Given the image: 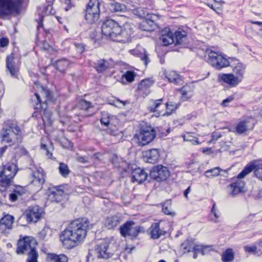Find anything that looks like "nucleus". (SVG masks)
<instances>
[{
	"label": "nucleus",
	"instance_id": "nucleus-54",
	"mask_svg": "<svg viewBox=\"0 0 262 262\" xmlns=\"http://www.w3.org/2000/svg\"><path fill=\"white\" fill-rule=\"evenodd\" d=\"M184 140L191 142L192 144H198L199 141L198 138L187 134L183 136Z\"/></svg>",
	"mask_w": 262,
	"mask_h": 262
},
{
	"label": "nucleus",
	"instance_id": "nucleus-63",
	"mask_svg": "<svg viewBox=\"0 0 262 262\" xmlns=\"http://www.w3.org/2000/svg\"><path fill=\"white\" fill-rule=\"evenodd\" d=\"M102 154L100 152H96L91 157V159L93 160V162H95L96 160H100V158L102 156Z\"/></svg>",
	"mask_w": 262,
	"mask_h": 262
},
{
	"label": "nucleus",
	"instance_id": "nucleus-60",
	"mask_svg": "<svg viewBox=\"0 0 262 262\" xmlns=\"http://www.w3.org/2000/svg\"><path fill=\"white\" fill-rule=\"evenodd\" d=\"M42 29L43 31L45 32L46 35H48L50 33V31L49 30L45 29L43 27V24L41 21V20L38 23V26H37V30L39 32H40V30Z\"/></svg>",
	"mask_w": 262,
	"mask_h": 262
},
{
	"label": "nucleus",
	"instance_id": "nucleus-10",
	"mask_svg": "<svg viewBox=\"0 0 262 262\" xmlns=\"http://www.w3.org/2000/svg\"><path fill=\"white\" fill-rule=\"evenodd\" d=\"M6 63V72L9 73L12 77L18 78L20 62L14 53L7 56Z\"/></svg>",
	"mask_w": 262,
	"mask_h": 262
},
{
	"label": "nucleus",
	"instance_id": "nucleus-17",
	"mask_svg": "<svg viewBox=\"0 0 262 262\" xmlns=\"http://www.w3.org/2000/svg\"><path fill=\"white\" fill-rule=\"evenodd\" d=\"M147 232L151 238L154 239H159L166 233L164 228L161 226L160 222L152 223L147 230Z\"/></svg>",
	"mask_w": 262,
	"mask_h": 262
},
{
	"label": "nucleus",
	"instance_id": "nucleus-11",
	"mask_svg": "<svg viewBox=\"0 0 262 262\" xmlns=\"http://www.w3.org/2000/svg\"><path fill=\"white\" fill-rule=\"evenodd\" d=\"M150 177L160 182L166 180L170 176V172L167 167L162 165L154 166L151 170Z\"/></svg>",
	"mask_w": 262,
	"mask_h": 262
},
{
	"label": "nucleus",
	"instance_id": "nucleus-28",
	"mask_svg": "<svg viewBox=\"0 0 262 262\" xmlns=\"http://www.w3.org/2000/svg\"><path fill=\"white\" fill-rule=\"evenodd\" d=\"M109 10L113 13H120L126 10V6L123 4L112 1L107 4Z\"/></svg>",
	"mask_w": 262,
	"mask_h": 262
},
{
	"label": "nucleus",
	"instance_id": "nucleus-4",
	"mask_svg": "<svg viewBox=\"0 0 262 262\" xmlns=\"http://www.w3.org/2000/svg\"><path fill=\"white\" fill-rule=\"evenodd\" d=\"M156 129L150 124L143 122L140 124L139 129L135 135L139 146H144L150 143L156 137Z\"/></svg>",
	"mask_w": 262,
	"mask_h": 262
},
{
	"label": "nucleus",
	"instance_id": "nucleus-39",
	"mask_svg": "<svg viewBox=\"0 0 262 262\" xmlns=\"http://www.w3.org/2000/svg\"><path fill=\"white\" fill-rule=\"evenodd\" d=\"M154 22L149 19H146L142 21L140 24L139 28L143 31H150L153 30Z\"/></svg>",
	"mask_w": 262,
	"mask_h": 262
},
{
	"label": "nucleus",
	"instance_id": "nucleus-32",
	"mask_svg": "<svg viewBox=\"0 0 262 262\" xmlns=\"http://www.w3.org/2000/svg\"><path fill=\"white\" fill-rule=\"evenodd\" d=\"M106 132L108 134L112 136H114L118 141L121 140L123 137V133L118 130L115 124L113 125V126H111L106 129Z\"/></svg>",
	"mask_w": 262,
	"mask_h": 262
},
{
	"label": "nucleus",
	"instance_id": "nucleus-8",
	"mask_svg": "<svg viewBox=\"0 0 262 262\" xmlns=\"http://www.w3.org/2000/svg\"><path fill=\"white\" fill-rule=\"evenodd\" d=\"M16 165L13 163H7L0 170V182L4 185H9L16 173Z\"/></svg>",
	"mask_w": 262,
	"mask_h": 262
},
{
	"label": "nucleus",
	"instance_id": "nucleus-47",
	"mask_svg": "<svg viewBox=\"0 0 262 262\" xmlns=\"http://www.w3.org/2000/svg\"><path fill=\"white\" fill-rule=\"evenodd\" d=\"M58 168L60 174L63 177H67L70 173V170L68 165L64 163H60Z\"/></svg>",
	"mask_w": 262,
	"mask_h": 262
},
{
	"label": "nucleus",
	"instance_id": "nucleus-19",
	"mask_svg": "<svg viewBox=\"0 0 262 262\" xmlns=\"http://www.w3.org/2000/svg\"><path fill=\"white\" fill-rule=\"evenodd\" d=\"M243 178H238L237 176L236 181L228 186L229 191L232 195H235L244 191L245 182L242 180Z\"/></svg>",
	"mask_w": 262,
	"mask_h": 262
},
{
	"label": "nucleus",
	"instance_id": "nucleus-24",
	"mask_svg": "<svg viewBox=\"0 0 262 262\" xmlns=\"http://www.w3.org/2000/svg\"><path fill=\"white\" fill-rule=\"evenodd\" d=\"M132 181L137 182L139 184L144 182L148 177V174L144 170L140 168L134 169L132 173Z\"/></svg>",
	"mask_w": 262,
	"mask_h": 262
},
{
	"label": "nucleus",
	"instance_id": "nucleus-20",
	"mask_svg": "<svg viewBox=\"0 0 262 262\" xmlns=\"http://www.w3.org/2000/svg\"><path fill=\"white\" fill-rule=\"evenodd\" d=\"M254 123L252 119H248L240 121L235 127L236 132L239 134L245 133L254 128Z\"/></svg>",
	"mask_w": 262,
	"mask_h": 262
},
{
	"label": "nucleus",
	"instance_id": "nucleus-33",
	"mask_svg": "<svg viewBox=\"0 0 262 262\" xmlns=\"http://www.w3.org/2000/svg\"><path fill=\"white\" fill-rule=\"evenodd\" d=\"M194 245L195 243L193 240L187 239L181 244V250L184 253L192 252Z\"/></svg>",
	"mask_w": 262,
	"mask_h": 262
},
{
	"label": "nucleus",
	"instance_id": "nucleus-3",
	"mask_svg": "<svg viewBox=\"0 0 262 262\" xmlns=\"http://www.w3.org/2000/svg\"><path fill=\"white\" fill-rule=\"evenodd\" d=\"M21 130L14 121H6L1 132L2 142L13 144L21 140Z\"/></svg>",
	"mask_w": 262,
	"mask_h": 262
},
{
	"label": "nucleus",
	"instance_id": "nucleus-36",
	"mask_svg": "<svg viewBox=\"0 0 262 262\" xmlns=\"http://www.w3.org/2000/svg\"><path fill=\"white\" fill-rule=\"evenodd\" d=\"M165 106H166L167 111L166 113L163 114L162 115L164 116L166 114V115L169 116L172 113V112L173 111L176 110L179 107V106H180V103H177L169 101L168 102H167L165 104H163V108H164Z\"/></svg>",
	"mask_w": 262,
	"mask_h": 262
},
{
	"label": "nucleus",
	"instance_id": "nucleus-13",
	"mask_svg": "<svg viewBox=\"0 0 262 262\" xmlns=\"http://www.w3.org/2000/svg\"><path fill=\"white\" fill-rule=\"evenodd\" d=\"M36 244L35 241L33 238L30 237H25L18 240L16 252L18 254H25L34 248Z\"/></svg>",
	"mask_w": 262,
	"mask_h": 262
},
{
	"label": "nucleus",
	"instance_id": "nucleus-52",
	"mask_svg": "<svg viewBox=\"0 0 262 262\" xmlns=\"http://www.w3.org/2000/svg\"><path fill=\"white\" fill-rule=\"evenodd\" d=\"M244 250L246 252H248V253H254L255 254H257V255H259L260 253L258 251V247H257V245H256L255 246H244Z\"/></svg>",
	"mask_w": 262,
	"mask_h": 262
},
{
	"label": "nucleus",
	"instance_id": "nucleus-5",
	"mask_svg": "<svg viewBox=\"0 0 262 262\" xmlns=\"http://www.w3.org/2000/svg\"><path fill=\"white\" fill-rule=\"evenodd\" d=\"M108 243L102 242L98 244L94 249L89 250L88 255V260L91 259L94 260L95 258L107 259L112 256L113 253L108 249Z\"/></svg>",
	"mask_w": 262,
	"mask_h": 262
},
{
	"label": "nucleus",
	"instance_id": "nucleus-56",
	"mask_svg": "<svg viewBox=\"0 0 262 262\" xmlns=\"http://www.w3.org/2000/svg\"><path fill=\"white\" fill-rule=\"evenodd\" d=\"M95 7H100V3L98 0H90L86 9Z\"/></svg>",
	"mask_w": 262,
	"mask_h": 262
},
{
	"label": "nucleus",
	"instance_id": "nucleus-53",
	"mask_svg": "<svg viewBox=\"0 0 262 262\" xmlns=\"http://www.w3.org/2000/svg\"><path fill=\"white\" fill-rule=\"evenodd\" d=\"M136 73L133 71H127L123 75V76L125 78L127 81L129 82H133L134 79L135 77H136Z\"/></svg>",
	"mask_w": 262,
	"mask_h": 262
},
{
	"label": "nucleus",
	"instance_id": "nucleus-44",
	"mask_svg": "<svg viewBox=\"0 0 262 262\" xmlns=\"http://www.w3.org/2000/svg\"><path fill=\"white\" fill-rule=\"evenodd\" d=\"M132 12L134 15L141 18L145 17L148 14L147 9L141 7H138L133 9L132 10Z\"/></svg>",
	"mask_w": 262,
	"mask_h": 262
},
{
	"label": "nucleus",
	"instance_id": "nucleus-43",
	"mask_svg": "<svg viewBox=\"0 0 262 262\" xmlns=\"http://www.w3.org/2000/svg\"><path fill=\"white\" fill-rule=\"evenodd\" d=\"M31 103L34 109H38L40 107L41 100L38 94L35 93L31 96Z\"/></svg>",
	"mask_w": 262,
	"mask_h": 262
},
{
	"label": "nucleus",
	"instance_id": "nucleus-48",
	"mask_svg": "<svg viewBox=\"0 0 262 262\" xmlns=\"http://www.w3.org/2000/svg\"><path fill=\"white\" fill-rule=\"evenodd\" d=\"M192 252H193V257L194 259L197 258L198 255L200 253L202 254L203 255H205V254L204 246L202 245H196L195 244Z\"/></svg>",
	"mask_w": 262,
	"mask_h": 262
},
{
	"label": "nucleus",
	"instance_id": "nucleus-61",
	"mask_svg": "<svg viewBox=\"0 0 262 262\" xmlns=\"http://www.w3.org/2000/svg\"><path fill=\"white\" fill-rule=\"evenodd\" d=\"M77 160L82 163H86L89 162L88 158L86 157L79 156L77 157Z\"/></svg>",
	"mask_w": 262,
	"mask_h": 262
},
{
	"label": "nucleus",
	"instance_id": "nucleus-59",
	"mask_svg": "<svg viewBox=\"0 0 262 262\" xmlns=\"http://www.w3.org/2000/svg\"><path fill=\"white\" fill-rule=\"evenodd\" d=\"M211 212L213 214V215L215 218V220L214 221V222L215 223L217 222V221L216 220V219H217L219 217L220 215L219 214V211L215 208V203H214L213 205V206H212V208L211 209Z\"/></svg>",
	"mask_w": 262,
	"mask_h": 262
},
{
	"label": "nucleus",
	"instance_id": "nucleus-64",
	"mask_svg": "<svg viewBox=\"0 0 262 262\" xmlns=\"http://www.w3.org/2000/svg\"><path fill=\"white\" fill-rule=\"evenodd\" d=\"M85 12H95V13H100V11L99 7H95L94 8H93L86 9Z\"/></svg>",
	"mask_w": 262,
	"mask_h": 262
},
{
	"label": "nucleus",
	"instance_id": "nucleus-15",
	"mask_svg": "<svg viewBox=\"0 0 262 262\" xmlns=\"http://www.w3.org/2000/svg\"><path fill=\"white\" fill-rule=\"evenodd\" d=\"M253 170L255 176L262 181V163L255 165H247L244 169L238 174V178H244L250 173Z\"/></svg>",
	"mask_w": 262,
	"mask_h": 262
},
{
	"label": "nucleus",
	"instance_id": "nucleus-29",
	"mask_svg": "<svg viewBox=\"0 0 262 262\" xmlns=\"http://www.w3.org/2000/svg\"><path fill=\"white\" fill-rule=\"evenodd\" d=\"M165 77L169 82L176 85L182 84V79L175 71H169L165 73Z\"/></svg>",
	"mask_w": 262,
	"mask_h": 262
},
{
	"label": "nucleus",
	"instance_id": "nucleus-1",
	"mask_svg": "<svg viewBox=\"0 0 262 262\" xmlns=\"http://www.w3.org/2000/svg\"><path fill=\"white\" fill-rule=\"evenodd\" d=\"M89 223L86 218H79L71 222L60 236L63 246L70 249L82 241L86 235Z\"/></svg>",
	"mask_w": 262,
	"mask_h": 262
},
{
	"label": "nucleus",
	"instance_id": "nucleus-45",
	"mask_svg": "<svg viewBox=\"0 0 262 262\" xmlns=\"http://www.w3.org/2000/svg\"><path fill=\"white\" fill-rule=\"evenodd\" d=\"M221 170L222 169L220 168L217 167L206 171L204 174L208 178H212L219 176Z\"/></svg>",
	"mask_w": 262,
	"mask_h": 262
},
{
	"label": "nucleus",
	"instance_id": "nucleus-34",
	"mask_svg": "<svg viewBox=\"0 0 262 262\" xmlns=\"http://www.w3.org/2000/svg\"><path fill=\"white\" fill-rule=\"evenodd\" d=\"M95 68L98 73L105 71L109 67L108 62L104 59H100L94 63Z\"/></svg>",
	"mask_w": 262,
	"mask_h": 262
},
{
	"label": "nucleus",
	"instance_id": "nucleus-57",
	"mask_svg": "<svg viewBox=\"0 0 262 262\" xmlns=\"http://www.w3.org/2000/svg\"><path fill=\"white\" fill-rule=\"evenodd\" d=\"M16 152L20 156H26L28 154V151L21 146H19L16 148Z\"/></svg>",
	"mask_w": 262,
	"mask_h": 262
},
{
	"label": "nucleus",
	"instance_id": "nucleus-41",
	"mask_svg": "<svg viewBox=\"0 0 262 262\" xmlns=\"http://www.w3.org/2000/svg\"><path fill=\"white\" fill-rule=\"evenodd\" d=\"M27 262H37L38 254L35 246L27 252Z\"/></svg>",
	"mask_w": 262,
	"mask_h": 262
},
{
	"label": "nucleus",
	"instance_id": "nucleus-16",
	"mask_svg": "<svg viewBox=\"0 0 262 262\" xmlns=\"http://www.w3.org/2000/svg\"><path fill=\"white\" fill-rule=\"evenodd\" d=\"M61 186H56L50 190L48 194V199L52 202L60 203L64 200L66 194Z\"/></svg>",
	"mask_w": 262,
	"mask_h": 262
},
{
	"label": "nucleus",
	"instance_id": "nucleus-35",
	"mask_svg": "<svg viewBox=\"0 0 262 262\" xmlns=\"http://www.w3.org/2000/svg\"><path fill=\"white\" fill-rule=\"evenodd\" d=\"M48 258L51 262H68V257L63 254L58 255L51 253L49 254Z\"/></svg>",
	"mask_w": 262,
	"mask_h": 262
},
{
	"label": "nucleus",
	"instance_id": "nucleus-25",
	"mask_svg": "<svg viewBox=\"0 0 262 262\" xmlns=\"http://www.w3.org/2000/svg\"><path fill=\"white\" fill-rule=\"evenodd\" d=\"M13 223L14 217L13 216L7 214L4 216L0 220V231L2 233H5L7 229H11Z\"/></svg>",
	"mask_w": 262,
	"mask_h": 262
},
{
	"label": "nucleus",
	"instance_id": "nucleus-14",
	"mask_svg": "<svg viewBox=\"0 0 262 262\" xmlns=\"http://www.w3.org/2000/svg\"><path fill=\"white\" fill-rule=\"evenodd\" d=\"M45 178L46 176L42 169H35L31 174L30 183L38 189H40L45 182Z\"/></svg>",
	"mask_w": 262,
	"mask_h": 262
},
{
	"label": "nucleus",
	"instance_id": "nucleus-30",
	"mask_svg": "<svg viewBox=\"0 0 262 262\" xmlns=\"http://www.w3.org/2000/svg\"><path fill=\"white\" fill-rule=\"evenodd\" d=\"M121 217L118 215L107 217L105 221V226L108 229H113L121 222Z\"/></svg>",
	"mask_w": 262,
	"mask_h": 262
},
{
	"label": "nucleus",
	"instance_id": "nucleus-58",
	"mask_svg": "<svg viewBox=\"0 0 262 262\" xmlns=\"http://www.w3.org/2000/svg\"><path fill=\"white\" fill-rule=\"evenodd\" d=\"M234 100V97L232 96H229L226 99H224L221 105L223 107H227L228 105V103L232 102Z\"/></svg>",
	"mask_w": 262,
	"mask_h": 262
},
{
	"label": "nucleus",
	"instance_id": "nucleus-46",
	"mask_svg": "<svg viewBox=\"0 0 262 262\" xmlns=\"http://www.w3.org/2000/svg\"><path fill=\"white\" fill-rule=\"evenodd\" d=\"M189 88L186 86H183L181 90V99L183 101H187L189 99H190L192 96V92L190 90H188Z\"/></svg>",
	"mask_w": 262,
	"mask_h": 262
},
{
	"label": "nucleus",
	"instance_id": "nucleus-18",
	"mask_svg": "<svg viewBox=\"0 0 262 262\" xmlns=\"http://www.w3.org/2000/svg\"><path fill=\"white\" fill-rule=\"evenodd\" d=\"M162 101L163 99H151L149 101L147 109L149 112L154 113L152 116L158 117L161 115L162 111H161L160 108L162 107H163Z\"/></svg>",
	"mask_w": 262,
	"mask_h": 262
},
{
	"label": "nucleus",
	"instance_id": "nucleus-42",
	"mask_svg": "<svg viewBox=\"0 0 262 262\" xmlns=\"http://www.w3.org/2000/svg\"><path fill=\"white\" fill-rule=\"evenodd\" d=\"M234 259V252L232 249H228L226 250L222 255V260L224 262H230Z\"/></svg>",
	"mask_w": 262,
	"mask_h": 262
},
{
	"label": "nucleus",
	"instance_id": "nucleus-62",
	"mask_svg": "<svg viewBox=\"0 0 262 262\" xmlns=\"http://www.w3.org/2000/svg\"><path fill=\"white\" fill-rule=\"evenodd\" d=\"M9 43V40L7 38H2L0 39V47H6Z\"/></svg>",
	"mask_w": 262,
	"mask_h": 262
},
{
	"label": "nucleus",
	"instance_id": "nucleus-50",
	"mask_svg": "<svg viewBox=\"0 0 262 262\" xmlns=\"http://www.w3.org/2000/svg\"><path fill=\"white\" fill-rule=\"evenodd\" d=\"M41 89V94L46 98V101H53L54 100L52 96L51 91L49 89L43 86H42Z\"/></svg>",
	"mask_w": 262,
	"mask_h": 262
},
{
	"label": "nucleus",
	"instance_id": "nucleus-2",
	"mask_svg": "<svg viewBox=\"0 0 262 262\" xmlns=\"http://www.w3.org/2000/svg\"><path fill=\"white\" fill-rule=\"evenodd\" d=\"M102 34L110 37L112 40L124 43L127 42L133 34L130 24L125 23L123 26L113 19L106 20L101 27Z\"/></svg>",
	"mask_w": 262,
	"mask_h": 262
},
{
	"label": "nucleus",
	"instance_id": "nucleus-23",
	"mask_svg": "<svg viewBox=\"0 0 262 262\" xmlns=\"http://www.w3.org/2000/svg\"><path fill=\"white\" fill-rule=\"evenodd\" d=\"M160 151L157 148H153L145 151L144 153V160L150 163L157 162L160 158Z\"/></svg>",
	"mask_w": 262,
	"mask_h": 262
},
{
	"label": "nucleus",
	"instance_id": "nucleus-9",
	"mask_svg": "<svg viewBox=\"0 0 262 262\" xmlns=\"http://www.w3.org/2000/svg\"><path fill=\"white\" fill-rule=\"evenodd\" d=\"M206 53L208 56V62L215 69L220 70L229 66V61L221 55L212 50L206 51Z\"/></svg>",
	"mask_w": 262,
	"mask_h": 262
},
{
	"label": "nucleus",
	"instance_id": "nucleus-55",
	"mask_svg": "<svg viewBox=\"0 0 262 262\" xmlns=\"http://www.w3.org/2000/svg\"><path fill=\"white\" fill-rule=\"evenodd\" d=\"M139 57L144 62L145 66H146L148 63L149 58L148 54L144 49H143V52L140 53Z\"/></svg>",
	"mask_w": 262,
	"mask_h": 262
},
{
	"label": "nucleus",
	"instance_id": "nucleus-37",
	"mask_svg": "<svg viewBox=\"0 0 262 262\" xmlns=\"http://www.w3.org/2000/svg\"><path fill=\"white\" fill-rule=\"evenodd\" d=\"M245 67L243 64L238 62L233 68V72L236 75V77H238L239 79L242 80L245 72Z\"/></svg>",
	"mask_w": 262,
	"mask_h": 262
},
{
	"label": "nucleus",
	"instance_id": "nucleus-31",
	"mask_svg": "<svg viewBox=\"0 0 262 262\" xmlns=\"http://www.w3.org/2000/svg\"><path fill=\"white\" fill-rule=\"evenodd\" d=\"M174 39L175 45H182L186 39L187 33L183 30H180L176 31L174 33Z\"/></svg>",
	"mask_w": 262,
	"mask_h": 262
},
{
	"label": "nucleus",
	"instance_id": "nucleus-12",
	"mask_svg": "<svg viewBox=\"0 0 262 262\" xmlns=\"http://www.w3.org/2000/svg\"><path fill=\"white\" fill-rule=\"evenodd\" d=\"M42 213V209L38 206H31L25 211L26 220L29 223H35L40 219Z\"/></svg>",
	"mask_w": 262,
	"mask_h": 262
},
{
	"label": "nucleus",
	"instance_id": "nucleus-21",
	"mask_svg": "<svg viewBox=\"0 0 262 262\" xmlns=\"http://www.w3.org/2000/svg\"><path fill=\"white\" fill-rule=\"evenodd\" d=\"M152 84L153 81L149 79L142 80L138 86L137 91L138 94L143 97L147 96L150 93L149 88Z\"/></svg>",
	"mask_w": 262,
	"mask_h": 262
},
{
	"label": "nucleus",
	"instance_id": "nucleus-7",
	"mask_svg": "<svg viewBox=\"0 0 262 262\" xmlns=\"http://www.w3.org/2000/svg\"><path fill=\"white\" fill-rule=\"evenodd\" d=\"M120 233L123 237L129 236L136 238L139 234L143 231V228L137 225L133 221H127L119 228Z\"/></svg>",
	"mask_w": 262,
	"mask_h": 262
},
{
	"label": "nucleus",
	"instance_id": "nucleus-22",
	"mask_svg": "<svg viewBox=\"0 0 262 262\" xmlns=\"http://www.w3.org/2000/svg\"><path fill=\"white\" fill-rule=\"evenodd\" d=\"M160 39L164 46L174 43V36L169 28H166L161 31Z\"/></svg>",
	"mask_w": 262,
	"mask_h": 262
},
{
	"label": "nucleus",
	"instance_id": "nucleus-26",
	"mask_svg": "<svg viewBox=\"0 0 262 262\" xmlns=\"http://www.w3.org/2000/svg\"><path fill=\"white\" fill-rule=\"evenodd\" d=\"M116 122L117 119L115 116L104 112L101 113L100 122L102 125L109 127L111 126H113Z\"/></svg>",
	"mask_w": 262,
	"mask_h": 262
},
{
	"label": "nucleus",
	"instance_id": "nucleus-51",
	"mask_svg": "<svg viewBox=\"0 0 262 262\" xmlns=\"http://www.w3.org/2000/svg\"><path fill=\"white\" fill-rule=\"evenodd\" d=\"M78 107L83 110H87L93 107L92 103L84 99L81 100L78 103Z\"/></svg>",
	"mask_w": 262,
	"mask_h": 262
},
{
	"label": "nucleus",
	"instance_id": "nucleus-38",
	"mask_svg": "<svg viewBox=\"0 0 262 262\" xmlns=\"http://www.w3.org/2000/svg\"><path fill=\"white\" fill-rule=\"evenodd\" d=\"M70 62L66 59L58 60L55 63L56 69L61 72H64L69 67Z\"/></svg>",
	"mask_w": 262,
	"mask_h": 262
},
{
	"label": "nucleus",
	"instance_id": "nucleus-6",
	"mask_svg": "<svg viewBox=\"0 0 262 262\" xmlns=\"http://www.w3.org/2000/svg\"><path fill=\"white\" fill-rule=\"evenodd\" d=\"M21 4V0H0V17L18 13Z\"/></svg>",
	"mask_w": 262,
	"mask_h": 262
},
{
	"label": "nucleus",
	"instance_id": "nucleus-49",
	"mask_svg": "<svg viewBox=\"0 0 262 262\" xmlns=\"http://www.w3.org/2000/svg\"><path fill=\"white\" fill-rule=\"evenodd\" d=\"M251 6L255 13L262 12V0H253Z\"/></svg>",
	"mask_w": 262,
	"mask_h": 262
},
{
	"label": "nucleus",
	"instance_id": "nucleus-40",
	"mask_svg": "<svg viewBox=\"0 0 262 262\" xmlns=\"http://www.w3.org/2000/svg\"><path fill=\"white\" fill-rule=\"evenodd\" d=\"M100 17V13L95 12H85V18L89 24L95 23L97 21Z\"/></svg>",
	"mask_w": 262,
	"mask_h": 262
},
{
	"label": "nucleus",
	"instance_id": "nucleus-27",
	"mask_svg": "<svg viewBox=\"0 0 262 262\" xmlns=\"http://www.w3.org/2000/svg\"><path fill=\"white\" fill-rule=\"evenodd\" d=\"M221 79L224 82L233 86L237 85L241 81V79L238 77H236L234 74H223L221 76Z\"/></svg>",
	"mask_w": 262,
	"mask_h": 262
}]
</instances>
